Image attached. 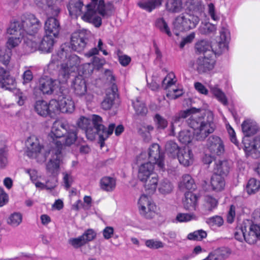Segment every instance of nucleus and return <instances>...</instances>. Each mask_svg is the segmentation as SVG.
I'll list each match as a JSON object with an SVG mask.
<instances>
[{"label": "nucleus", "mask_w": 260, "mask_h": 260, "mask_svg": "<svg viewBox=\"0 0 260 260\" xmlns=\"http://www.w3.org/2000/svg\"><path fill=\"white\" fill-rule=\"evenodd\" d=\"M200 111L199 109L191 108L181 111L178 115L174 117L171 122V134H175V124L179 122L182 119L189 117L187 121L188 126L179 133V141L182 144H187L191 142L194 138L198 141L204 140L215 129L214 115L212 111L206 110L202 113L204 116L200 117Z\"/></svg>", "instance_id": "1"}, {"label": "nucleus", "mask_w": 260, "mask_h": 260, "mask_svg": "<svg viewBox=\"0 0 260 260\" xmlns=\"http://www.w3.org/2000/svg\"><path fill=\"white\" fill-rule=\"evenodd\" d=\"M77 128L61 121H55L48 134V139L55 147L51 150V157L47 164L48 171L52 174H58L59 167L62 162L61 150L64 146L74 144L78 138Z\"/></svg>", "instance_id": "2"}, {"label": "nucleus", "mask_w": 260, "mask_h": 260, "mask_svg": "<svg viewBox=\"0 0 260 260\" xmlns=\"http://www.w3.org/2000/svg\"><path fill=\"white\" fill-rule=\"evenodd\" d=\"M60 64L58 78L62 82H66L70 76L79 70L81 59L74 54H70L64 47L55 54H53L48 64L50 69H54Z\"/></svg>", "instance_id": "3"}, {"label": "nucleus", "mask_w": 260, "mask_h": 260, "mask_svg": "<svg viewBox=\"0 0 260 260\" xmlns=\"http://www.w3.org/2000/svg\"><path fill=\"white\" fill-rule=\"evenodd\" d=\"M145 157L146 155L143 154L136 158L137 177L143 183L145 190L149 193H153L157 186L158 178L154 172V165L143 160Z\"/></svg>", "instance_id": "4"}, {"label": "nucleus", "mask_w": 260, "mask_h": 260, "mask_svg": "<svg viewBox=\"0 0 260 260\" xmlns=\"http://www.w3.org/2000/svg\"><path fill=\"white\" fill-rule=\"evenodd\" d=\"M62 0H35L37 5L42 8L45 6L46 13L48 15L53 16H57L60 12V3ZM60 29L59 21L54 17H49L44 24L45 34L48 36L57 38Z\"/></svg>", "instance_id": "5"}, {"label": "nucleus", "mask_w": 260, "mask_h": 260, "mask_svg": "<svg viewBox=\"0 0 260 260\" xmlns=\"http://www.w3.org/2000/svg\"><path fill=\"white\" fill-rule=\"evenodd\" d=\"M90 1V2L85 6V12L82 19L98 27L102 24V19L98 13L103 17L110 16L114 11V7L111 3L105 4L104 0Z\"/></svg>", "instance_id": "6"}, {"label": "nucleus", "mask_w": 260, "mask_h": 260, "mask_svg": "<svg viewBox=\"0 0 260 260\" xmlns=\"http://www.w3.org/2000/svg\"><path fill=\"white\" fill-rule=\"evenodd\" d=\"M93 127L90 125L85 128L87 138L91 141L93 140L96 136L98 135L101 141V146L104 141L107 139L113 132L115 125L111 124L108 128H106L102 124V118L98 115H92L91 117Z\"/></svg>", "instance_id": "7"}, {"label": "nucleus", "mask_w": 260, "mask_h": 260, "mask_svg": "<svg viewBox=\"0 0 260 260\" xmlns=\"http://www.w3.org/2000/svg\"><path fill=\"white\" fill-rule=\"evenodd\" d=\"M26 154L30 158L36 159L38 162H44L51 150L48 151L40 143L39 139L32 135L28 137L25 143Z\"/></svg>", "instance_id": "8"}, {"label": "nucleus", "mask_w": 260, "mask_h": 260, "mask_svg": "<svg viewBox=\"0 0 260 260\" xmlns=\"http://www.w3.org/2000/svg\"><path fill=\"white\" fill-rule=\"evenodd\" d=\"M200 21L198 16L188 13L182 14L177 17L173 22V31L178 36L181 31L195 28Z\"/></svg>", "instance_id": "9"}, {"label": "nucleus", "mask_w": 260, "mask_h": 260, "mask_svg": "<svg viewBox=\"0 0 260 260\" xmlns=\"http://www.w3.org/2000/svg\"><path fill=\"white\" fill-rule=\"evenodd\" d=\"M143 154L146 155L143 160L149 161L152 164L157 165L159 170H164L165 168L164 154L160 151V147L157 144H152L147 151L142 152L138 156Z\"/></svg>", "instance_id": "10"}, {"label": "nucleus", "mask_w": 260, "mask_h": 260, "mask_svg": "<svg viewBox=\"0 0 260 260\" xmlns=\"http://www.w3.org/2000/svg\"><path fill=\"white\" fill-rule=\"evenodd\" d=\"M139 213L147 218H152L156 211V206L150 197L142 194L137 201Z\"/></svg>", "instance_id": "11"}, {"label": "nucleus", "mask_w": 260, "mask_h": 260, "mask_svg": "<svg viewBox=\"0 0 260 260\" xmlns=\"http://www.w3.org/2000/svg\"><path fill=\"white\" fill-rule=\"evenodd\" d=\"M176 79L174 75H168L162 81V87L167 91V96L175 99L183 93L182 88L176 85Z\"/></svg>", "instance_id": "12"}, {"label": "nucleus", "mask_w": 260, "mask_h": 260, "mask_svg": "<svg viewBox=\"0 0 260 260\" xmlns=\"http://www.w3.org/2000/svg\"><path fill=\"white\" fill-rule=\"evenodd\" d=\"M56 105V100H51L49 103L44 100H39L35 103L34 109L40 116L42 117L50 116L52 117L55 115V110H57Z\"/></svg>", "instance_id": "13"}, {"label": "nucleus", "mask_w": 260, "mask_h": 260, "mask_svg": "<svg viewBox=\"0 0 260 260\" xmlns=\"http://www.w3.org/2000/svg\"><path fill=\"white\" fill-rule=\"evenodd\" d=\"M216 55L214 53H212V55L200 57L196 62L191 64V67L200 73L210 71L214 67Z\"/></svg>", "instance_id": "14"}, {"label": "nucleus", "mask_w": 260, "mask_h": 260, "mask_svg": "<svg viewBox=\"0 0 260 260\" xmlns=\"http://www.w3.org/2000/svg\"><path fill=\"white\" fill-rule=\"evenodd\" d=\"M21 20L25 32L30 36L37 33L41 28V22L32 14L24 15Z\"/></svg>", "instance_id": "15"}, {"label": "nucleus", "mask_w": 260, "mask_h": 260, "mask_svg": "<svg viewBox=\"0 0 260 260\" xmlns=\"http://www.w3.org/2000/svg\"><path fill=\"white\" fill-rule=\"evenodd\" d=\"M206 149V152L210 153L213 157L215 155H220L224 151L222 140L216 136H212L208 139Z\"/></svg>", "instance_id": "16"}, {"label": "nucleus", "mask_w": 260, "mask_h": 260, "mask_svg": "<svg viewBox=\"0 0 260 260\" xmlns=\"http://www.w3.org/2000/svg\"><path fill=\"white\" fill-rule=\"evenodd\" d=\"M57 110H55V115L59 112L72 113L75 110V104L72 98L67 95L62 94L56 100Z\"/></svg>", "instance_id": "17"}, {"label": "nucleus", "mask_w": 260, "mask_h": 260, "mask_svg": "<svg viewBox=\"0 0 260 260\" xmlns=\"http://www.w3.org/2000/svg\"><path fill=\"white\" fill-rule=\"evenodd\" d=\"M59 80H53L48 77H42L39 80V89L44 94H51L59 88V83H63Z\"/></svg>", "instance_id": "18"}, {"label": "nucleus", "mask_w": 260, "mask_h": 260, "mask_svg": "<svg viewBox=\"0 0 260 260\" xmlns=\"http://www.w3.org/2000/svg\"><path fill=\"white\" fill-rule=\"evenodd\" d=\"M245 153L246 156L258 157L260 154V138L245 139Z\"/></svg>", "instance_id": "19"}, {"label": "nucleus", "mask_w": 260, "mask_h": 260, "mask_svg": "<svg viewBox=\"0 0 260 260\" xmlns=\"http://www.w3.org/2000/svg\"><path fill=\"white\" fill-rule=\"evenodd\" d=\"M71 44L72 48L77 51H82L86 46L85 35L82 32H75L71 37Z\"/></svg>", "instance_id": "20"}, {"label": "nucleus", "mask_w": 260, "mask_h": 260, "mask_svg": "<svg viewBox=\"0 0 260 260\" xmlns=\"http://www.w3.org/2000/svg\"><path fill=\"white\" fill-rule=\"evenodd\" d=\"M179 162L184 166H189L193 162V155L188 148L179 149L177 154Z\"/></svg>", "instance_id": "21"}, {"label": "nucleus", "mask_w": 260, "mask_h": 260, "mask_svg": "<svg viewBox=\"0 0 260 260\" xmlns=\"http://www.w3.org/2000/svg\"><path fill=\"white\" fill-rule=\"evenodd\" d=\"M220 41L218 44V50H216V53H222L228 50V43L230 40V33L229 30L225 28H222L220 31Z\"/></svg>", "instance_id": "22"}, {"label": "nucleus", "mask_w": 260, "mask_h": 260, "mask_svg": "<svg viewBox=\"0 0 260 260\" xmlns=\"http://www.w3.org/2000/svg\"><path fill=\"white\" fill-rule=\"evenodd\" d=\"M196 48L199 53H203L204 55H212V53H214V54H220L215 52L216 50H218V48H216V44L211 46L209 42L205 40L197 43Z\"/></svg>", "instance_id": "23"}, {"label": "nucleus", "mask_w": 260, "mask_h": 260, "mask_svg": "<svg viewBox=\"0 0 260 260\" xmlns=\"http://www.w3.org/2000/svg\"><path fill=\"white\" fill-rule=\"evenodd\" d=\"M24 32L21 20H12L7 29V34L9 36H24Z\"/></svg>", "instance_id": "24"}, {"label": "nucleus", "mask_w": 260, "mask_h": 260, "mask_svg": "<svg viewBox=\"0 0 260 260\" xmlns=\"http://www.w3.org/2000/svg\"><path fill=\"white\" fill-rule=\"evenodd\" d=\"M73 86L75 93L79 96L84 95L86 92V81L82 75H79L75 78Z\"/></svg>", "instance_id": "25"}, {"label": "nucleus", "mask_w": 260, "mask_h": 260, "mask_svg": "<svg viewBox=\"0 0 260 260\" xmlns=\"http://www.w3.org/2000/svg\"><path fill=\"white\" fill-rule=\"evenodd\" d=\"M231 254V250L226 247H222L210 253L204 260H223Z\"/></svg>", "instance_id": "26"}, {"label": "nucleus", "mask_w": 260, "mask_h": 260, "mask_svg": "<svg viewBox=\"0 0 260 260\" xmlns=\"http://www.w3.org/2000/svg\"><path fill=\"white\" fill-rule=\"evenodd\" d=\"M198 198L194 194L188 192L185 194V199L183 201L185 209L189 211L195 210L197 206Z\"/></svg>", "instance_id": "27"}, {"label": "nucleus", "mask_w": 260, "mask_h": 260, "mask_svg": "<svg viewBox=\"0 0 260 260\" xmlns=\"http://www.w3.org/2000/svg\"><path fill=\"white\" fill-rule=\"evenodd\" d=\"M68 10L70 15L72 16H79L82 15L85 12V7L80 1H77L75 3L71 2L68 6Z\"/></svg>", "instance_id": "28"}, {"label": "nucleus", "mask_w": 260, "mask_h": 260, "mask_svg": "<svg viewBox=\"0 0 260 260\" xmlns=\"http://www.w3.org/2000/svg\"><path fill=\"white\" fill-rule=\"evenodd\" d=\"M94 44L95 47L89 50L85 54V56L87 57H91L94 55L99 54V51H101L104 55H108L109 53L105 49L106 45L104 44L101 39L95 40Z\"/></svg>", "instance_id": "29"}, {"label": "nucleus", "mask_w": 260, "mask_h": 260, "mask_svg": "<svg viewBox=\"0 0 260 260\" xmlns=\"http://www.w3.org/2000/svg\"><path fill=\"white\" fill-rule=\"evenodd\" d=\"M116 89H108L106 91V96L101 103L102 108L104 110H109L113 106L114 101L116 96Z\"/></svg>", "instance_id": "30"}, {"label": "nucleus", "mask_w": 260, "mask_h": 260, "mask_svg": "<svg viewBox=\"0 0 260 260\" xmlns=\"http://www.w3.org/2000/svg\"><path fill=\"white\" fill-rule=\"evenodd\" d=\"M259 127L254 121L251 119L245 120V139H251L250 136L257 133Z\"/></svg>", "instance_id": "31"}, {"label": "nucleus", "mask_w": 260, "mask_h": 260, "mask_svg": "<svg viewBox=\"0 0 260 260\" xmlns=\"http://www.w3.org/2000/svg\"><path fill=\"white\" fill-rule=\"evenodd\" d=\"M46 169H47L46 168ZM49 173L51 174L53 177L50 180H47L45 183H42L39 181V180L36 181L35 182H33L36 187L38 188H40L41 189H52L55 188L57 184V180L55 176H57L60 171V169L59 170V172L58 174H52L51 173L49 172L48 171H47Z\"/></svg>", "instance_id": "32"}, {"label": "nucleus", "mask_w": 260, "mask_h": 260, "mask_svg": "<svg viewBox=\"0 0 260 260\" xmlns=\"http://www.w3.org/2000/svg\"><path fill=\"white\" fill-rule=\"evenodd\" d=\"M212 189L215 191H220L222 190L225 187V181L223 176L214 174L210 181Z\"/></svg>", "instance_id": "33"}, {"label": "nucleus", "mask_w": 260, "mask_h": 260, "mask_svg": "<svg viewBox=\"0 0 260 260\" xmlns=\"http://www.w3.org/2000/svg\"><path fill=\"white\" fill-rule=\"evenodd\" d=\"M179 188L182 191L194 190L196 187V184L192 177L189 175L183 176L179 184Z\"/></svg>", "instance_id": "34"}, {"label": "nucleus", "mask_w": 260, "mask_h": 260, "mask_svg": "<svg viewBox=\"0 0 260 260\" xmlns=\"http://www.w3.org/2000/svg\"><path fill=\"white\" fill-rule=\"evenodd\" d=\"M116 180L112 177H104L100 180V187L106 191H112L116 187Z\"/></svg>", "instance_id": "35"}, {"label": "nucleus", "mask_w": 260, "mask_h": 260, "mask_svg": "<svg viewBox=\"0 0 260 260\" xmlns=\"http://www.w3.org/2000/svg\"><path fill=\"white\" fill-rule=\"evenodd\" d=\"M230 165L226 160H218L215 162L214 167V173L222 175H226L229 172Z\"/></svg>", "instance_id": "36"}, {"label": "nucleus", "mask_w": 260, "mask_h": 260, "mask_svg": "<svg viewBox=\"0 0 260 260\" xmlns=\"http://www.w3.org/2000/svg\"><path fill=\"white\" fill-rule=\"evenodd\" d=\"M259 230L256 229V226L251 225L249 233L246 237L245 236V241L250 244H253L256 242L257 239L260 240Z\"/></svg>", "instance_id": "37"}, {"label": "nucleus", "mask_w": 260, "mask_h": 260, "mask_svg": "<svg viewBox=\"0 0 260 260\" xmlns=\"http://www.w3.org/2000/svg\"><path fill=\"white\" fill-rule=\"evenodd\" d=\"M54 38L46 35L40 43L39 50L45 52H49L52 49L54 44Z\"/></svg>", "instance_id": "38"}, {"label": "nucleus", "mask_w": 260, "mask_h": 260, "mask_svg": "<svg viewBox=\"0 0 260 260\" xmlns=\"http://www.w3.org/2000/svg\"><path fill=\"white\" fill-rule=\"evenodd\" d=\"M22 214L19 212L11 213L7 219V223L13 228L18 226L22 222Z\"/></svg>", "instance_id": "39"}, {"label": "nucleus", "mask_w": 260, "mask_h": 260, "mask_svg": "<svg viewBox=\"0 0 260 260\" xmlns=\"http://www.w3.org/2000/svg\"><path fill=\"white\" fill-rule=\"evenodd\" d=\"M211 92L217 100L224 105L228 104L227 99L223 92L217 86H209Z\"/></svg>", "instance_id": "40"}, {"label": "nucleus", "mask_w": 260, "mask_h": 260, "mask_svg": "<svg viewBox=\"0 0 260 260\" xmlns=\"http://www.w3.org/2000/svg\"><path fill=\"white\" fill-rule=\"evenodd\" d=\"M0 86L5 90H15L16 89V82L15 79L10 76L9 74L8 77H5L0 82Z\"/></svg>", "instance_id": "41"}, {"label": "nucleus", "mask_w": 260, "mask_h": 260, "mask_svg": "<svg viewBox=\"0 0 260 260\" xmlns=\"http://www.w3.org/2000/svg\"><path fill=\"white\" fill-rule=\"evenodd\" d=\"M166 9L173 13H178L182 9V4L180 0H168L166 4Z\"/></svg>", "instance_id": "42"}, {"label": "nucleus", "mask_w": 260, "mask_h": 260, "mask_svg": "<svg viewBox=\"0 0 260 260\" xmlns=\"http://www.w3.org/2000/svg\"><path fill=\"white\" fill-rule=\"evenodd\" d=\"M259 188L260 181L253 178L249 180L246 185V190L249 195L255 193Z\"/></svg>", "instance_id": "43"}, {"label": "nucleus", "mask_w": 260, "mask_h": 260, "mask_svg": "<svg viewBox=\"0 0 260 260\" xmlns=\"http://www.w3.org/2000/svg\"><path fill=\"white\" fill-rule=\"evenodd\" d=\"M134 108L138 115H144L147 112V109L140 98H137L133 102Z\"/></svg>", "instance_id": "44"}, {"label": "nucleus", "mask_w": 260, "mask_h": 260, "mask_svg": "<svg viewBox=\"0 0 260 260\" xmlns=\"http://www.w3.org/2000/svg\"><path fill=\"white\" fill-rule=\"evenodd\" d=\"M155 26L162 32L166 34L168 36H171L172 33L170 28L165 21V20L161 18L157 19L155 23Z\"/></svg>", "instance_id": "45"}, {"label": "nucleus", "mask_w": 260, "mask_h": 260, "mask_svg": "<svg viewBox=\"0 0 260 260\" xmlns=\"http://www.w3.org/2000/svg\"><path fill=\"white\" fill-rule=\"evenodd\" d=\"M173 190V185L171 183L165 180L160 182L158 186V190L162 194H167L171 192Z\"/></svg>", "instance_id": "46"}, {"label": "nucleus", "mask_w": 260, "mask_h": 260, "mask_svg": "<svg viewBox=\"0 0 260 260\" xmlns=\"http://www.w3.org/2000/svg\"><path fill=\"white\" fill-rule=\"evenodd\" d=\"M197 219L193 213H178L176 217L175 221L177 222H187Z\"/></svg>", "instance_id": "47"}, {"label": "nucleus", "mask_w": 260, "mask_h": 260, "mask_svg": "<svg viewBox=\"0 0 260 260\" xmlns=\"http://www.w3.org/2000/svg\"><path fill=\"white\" fill-rule=\"evenodd\" d=\"M23 36H10L7 41V46L10 50L18 46L21 42Z\"/></svg>", "instance_id": "48"}, {"label": "nucleus", "mask_w": 260, "mask_h": 260, "mask_svg": "<svg viewBox=\"0 0 260 260\" xmlns=\"http://www.w3.org/2000/svg\"><path fill=\"white\" fill-rule=\"evenodd\" d=\"M206 237L207 233L203 230H199L188 234L187 239L189 240L201 241Z\"/></svg>", "instance_id": "49"}, {"label": "nucleus", "mask_w": 260, "mask_h": 260, "mask_svg": "<svg viewBox=\"0 0 260 260\" xmlns=\"http://www.w3.org/2000/svg\"><path fill=\"white\" fill-rule=\"evenodd\" d=\"M137 5L141 9L149 12L156 9L152 0H141L137 3Z\"/></svg>", "instance_id": "50"}, {"label": "nucleus", "mask_w": 260, "mask_h": 260, "mask_svg": "<svg viewBox=\"0 0 260 260\" xmlns=\"http://www.w3.org/2000/svg\"><path fill=\"white\" fill-rule=\"evenodd\" d=\"M69 243L76 249L79 248L86 244L84 239L81 236L70 239L69 240Z\"/></svg>", "instance_id": "51"}, {"label": "nucleus", "mask_w": 260, "mask_h": 260, "mask_svg": "<svg viewBox=\"0 0 260 260\" xmlns=\"http://www.w3.org/2000/svg\"><path fill=\"white\" fill-rule=\"evenodd\" d=\"M223 120L225 123L226 129L229 135L230 140L232 143L235 144L238 147H239V143L236 139V133L233 127L228 123L226 121L225 118L223 117Z\"/></svg>", "instance_id": "52"}, {"label": "nucleus", "mask_w": 260, "mask_h": 260, "mask_svg": "<svg viewBox=\"0 0 260 260\" xmlns=\"http://www.w3.org/2000/svg\"><path fill=\"white\" fill-rule=\"evenodd\" d=\"M11 51L9 49L3 48L0 49V61L4 64H7L10 61Z\"/></svg>", "instance_id": "53"}, {"label": "nucleus", "mask_w": 260, "mask_h": 260, "mask_svg": "<svg viewBox=\"0 0 260 260\" xmlns=\"http://www.w3.org/2000/svg\"><path fill=\"white\" fill-rule=\"evenodd\" d=\"M186 5L190 11L195 12L201 10L203 8L201 0H188Z\"/></svg>", "instance_id": "54"}, {"label": "nucleus", "mask_w": 260, "mask_h": 260, "mask_svg": "<svg viewBox=\"0 0 260 260\" xmlns=\"http://www.w3.org/2000/svg\"><path fill=\"white\" fill-rule=\"evenodd\" d=\"M145 245L150 249H158L164 247V243L156 239L147 240L145 242Z\"/></svg>", "instance_id": "55"}, {"label": "nucleus", "mask_w": 260, "mask_h": 260, "mask_svg": "<svg viewBox=\"0 0 260 260\" xmlns=\"http://www.w3.org/2000/svg\"><path fill=\"white\" fill-rule=\"evenodd\" d=\"M8 163V150L7 147L4 146L0 148V168H5Z\"/></svg>", "instance_id": "56"}, {"label": "nucleus", "mask_w": 260, "mask_h": 260, "mask_svg": "<svg viewBox=\"0 0 260 260\" xmlns=\"http://www.w3.org/2000/svg\"><path fill=\"white\" fill-rule=\"evenodd\" d=\"M205 207L209 211H211L215 209L218 205L217 200L214 198H213L210 196H208L205 197Z\"/></svg>", "instance_id": "57"}, {"label": "nucleus", "mask_w": 260, "mask_h": 260, "mask_svg": "<svg viewBox=\"0 0 260 260\" xmlns=\"http://www.w3.org/2000/svg\"><path fill=\"white\" fill-rule=\"evenodd\" d=\"M154 121L158 129H165L168 126L167 120L158 114L155 115Z\"/></svg>", "instance_id": "58"}, {"label": "nucleus", "mask_w": 260, "mask_h": 260, "mask_svg": "<svg viewBox=\"0 0 260 260\" xmlns=\"http://www.w3.org/2000/svg\"><path fill=\"white\" fill-rule=\"evenodd\" d=\"M207 223L211 227H219L222 225L223 220L219 216H215L207 219Z\"/></svg>", "instance_id": "59"}, {"label": "nucleus", "mask_w": 260, "mask_h": 260, "mask_svg": "<svg viewBox=\"0 0 260 260\" xmlns=\"http://www.w3.org/2000/svg\"><path fill=\"white\" fill-rule=\"evenodd\" d=\"M216 30L215 25L209 22L202 23L200 26V31L203 34H210L214 32Z\"/></svg>", "instance_id": "60"}, {"label": "nucleus", "mask_w": 260, "mask_h": 260, "mask_svg": "<svg viewBox=\"0 0 260 260\" xmlns=\"http://www.w3.org/2000/svg\"><path fill=\"white\" fill-rule=\"evenodd\" d=\"M166 151L170 153L172 156H174L176 153L178 154L179 149L177 144L173 141H170L166 144Z\"/></svg>", "instance_id": "61"}, {"label": "nucleus", "mask_w": 260, "mask_h": 260, "mask_svg": "<svg viewBox=\"0 0 260 260\" xmlns=\"http://www.w3.org/2000/svg\"><path fill=\"white\" fill-rule=\"evenodd\" d=\"M81 236L83 237L86 243H87L95 239L96 233L93 229H89L86 230Z\"/></svg>", "instance_id": "62"}, {"label": "nucleus", "mask_w": 260, "mask_h": 260, "mask_svg": "<svg viewBox=\"0 0 260 260\" xmlns=\"http://www.w3.org/2000/svg\"><path fill=\"white\" fill-rule=\"evenodd\" d=\"M93 70V66L91 63H87L83 64L79 67V72L82 73L85 77L91 74Z\"/></svg>", "instance_id": "63"}, {"label": "nucleus", "mask_w": 260, "mask_h": 260, "mask_svg": "<svg viewBox=\"0 0 260 260\" xmlns=\"http://www.w3.org/2000/svg\"><path fill=\"white\" fill-rule=\"evenodd\" d=\"M154 127L151 125H144L141 128L140 131L142 136L148 141L150 139V134L153 131Z\"/></svg>", "instance_id": "64"}]
</instances>
